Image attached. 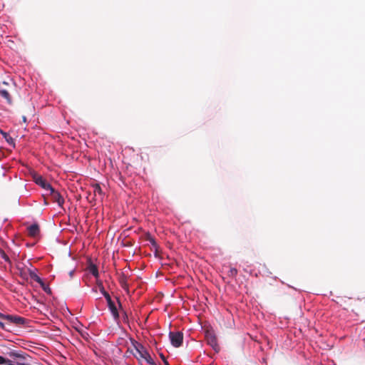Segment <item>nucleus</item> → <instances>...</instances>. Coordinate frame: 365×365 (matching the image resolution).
Segmentation results:
<instances>
[{
  "mask_svg": "<svg viewBox=\"0 0 365 365\" xmlns=\"http://www.w3.org/2000/svg\"><path fill=\"white\" fill-rule=\"evenodd\" d=\"M237 269L236 268H234V267H231L229 270V275L231 276V277H236L237 274Z\"/></svg>",
  "mask_w": 365,
  "mask_h": 365,
  "instance_id": "18",
  "label": "nucleus"
},
{
  "mask_svg": "<svg viewBox=\"0 0 365 365\" xmlns=\"http://www.w3.org/2000/svg\"><path fill=\"white\" fill-rule=\"evenodd\" d=\"M93 193L95 195H98L101 197L103 196V190L98 184H94L93 185Z\"/></svg>",
  "mask_w": 365,
  "mask_h": 365,
  "instance_id": "14",
  "label": "nucleus"
},
{
  "mask_svg": "<svg viewBox=\"0 0 365 365\" xmlns=\"http://www.w3.org/2000/svg\"><path fill=\"white\" fill-rule=\"evenodd\" d=\"M34 182L40 185L42 188L44 190L48 191L52 186L49 182H48L41 175H35L34 176Z\"/></svg>",
  "mask_w": 365,
  "mask_h": 365,
  "instance_id": "9",
  "label": "nucleus"
},
{
  "mask_svg": "<svg viewBox=\"0 0 365 365\" xmlns=\"http://www.w3.org/2000/svg\"><path fill=\"white\" fill-rule=\"evenodd\" d=\"M88 270H89L90 273H91L95 277L98 278V267L95 264H90V266L88 267Z\"/></svg>",
  "mask_w": 365,
  "mask_h": 365,
  "instance_id": "13",
  "label": "nucleus"
},
{
  "mask_svg": "<svg viewBox=\"0 0 365 365\" xmlns=\"http://www.w3.org/2000/svg\"><path fill=\"white\" fill-rule=\"evenodd\" d=\"M14 85L12 81L0 82V96L4 98L9 104L12 103L10 91L14 89Z\"/></svg>",
  "mask_w": 365,
  "mask_h": 365,
  "instance_id": "2",
  "label": "nucleus"
},
{
  "mask_svg": "<svg viewBox=\"0 0 365 365\" xmlns=\"http://www.w3.org/2000/svg\"><path fill=\"white\" fill-rule=\"evenodd\" d=\"M48 192L53 201L56 202L60 207H62L64 203V199L63 196L53 187L48 190Z\"/></svg>",
  "mask_w": 365,
  "mask_h": 365,
  "instance_id": "7",
  "label": "nucleus"
},
{
  "mask_svg": "<svg viewBox=\"0 0 365 365\" xmlns=\"http://www.w3.org/2000/svg\"><path fill=\"white\" fill-rule=\"evenodd\" d=\"M0 364H8V359H5L3 356H0Z\"/></svg>",
  "mask_w": 365,
  "mask_h": 365,
  "instance_id": "20",
  "label": "nucleus"
},
{
  "mask_svg": "<svg viewBox=\"0 0 365 365\" xmlns=\"http://www.w3.org/2000/svg\"><path fill=\"white\" fill-rule=\"evenodd\" d=\"M160 356L162 359V360L163 361V363L165 365H170L168 361L165 359V357L163 354H160Z\"/></svg>",
  "mask_w": 365,
  "mask_h": 365,
  "instance_id": "21",
  "label": "nucleus"
},
{
  "mask_svg": "<svg viewBox=\"0 0 365 365\" xmlns=\"http://www.w3.org/2000/svg\"><path fill=\"white\" fill-rule=\"evenodd\" d=\"M42 288L44 289V291L46 292H47L48 294H51V289H50L49 287H42Z\"/></svg>",
  "mask_w": 365,
  "mask_h": 365,
  "instance_id": "22",
  "label": "nucleus"
},
{
  "mask_svg": "<svg viewBox=\"0 0 365 365\" xmlns=\"http://www.w3.org/2000/svg\"><path fill=\"white\" fill-rule=\"evenodd\" d=\"M104 297L107 301L108 307L110 312L112 313V315L113 316L114 319L117 320L119 318V314L116 305L115 304L114 302L111 299V297L108 292L104 293Z\"/></svg>",
  "mask_w": 365,
  "mask_h": 365,
  "instance_id": "6",
  "label": "nucleus"
},
{
  "mask_svg": "<svg viewBox=\"0 0 365 365\" xmlns=\"http://www.w3.org/2000/svg\"><path fill=\"white\" fill-rule=\"evenodd\" d=\"M169 338L173 346L180 347L183 341V334L181 331H170Z\"/></svg>",
  "mask_w": 365,
  "mask_h": 365,
  "instance_id": "5",
  "label": "nucleus"
},
{
  "mask_svg": "<svg viewBox=\"0 0 365 365\" xmlns=\"http://www.w3.org/2000/svg\"><path fill=\"white\" fill-rule=\"evenodd\" d=\"M0 319L8 322L9 324H16L17 326H24L27 323V319L17 315L4 314L0 312Z\"/></svg>",
  "mask_w": 365,
  "mask_h": 365,
  "instance_id": "3",
  "label": "nucleus"
},
{
  "mask_svg": "<svg viewBox=\"0 0 365 365\" xmlns=\"http://www.w3.org/2000/svg\"><path fill=\"white\" fill-rule=\"evenodd\" d=\"M40 229L38 225L34 224L28 227V235L30 237H36L39 235Z\"/></svg>",
  "mask_w": 365,
  "mask_h": 365,
  "instance_id": "11",
  "label": "nucleus"
},
{
  "mask_svg": "<svg viewBox=\"0 0 365 365\" xmlns=\"http://www.w3.org/2000/svg\"><path fill=\"white\" fill-rule=\"evenodd\" d=\"M73 272H74V270H71V271L69 272V275H70V277H72V276H73Z\"/></svg>",
  "mask_w": 365,
  "mask_h": 365,
  "instance_id": "25",
  "label": "nucleus"
},
{
  "mask_svg": "<svg viewBox=\"0 0 365 365\" xmlns=\"http://www.w3.org/2000/svg\"><path fill=\"white\" fill-rule=\"evenodd\" d=\"M205 336H206V341H207V344L210 346H212L215 351H218L220 350V347L217 344V338L215 336V334H213L211 332H207Z\"/></svg>",
  "mask_w": 365,
  "mask_h": 365,
  "instance_id": "8",
  "label": "nucleus"
},
{
  "mask_svg": "<svg viewBox=\"0 0 365 365\" xmlns=\"http://www.w3.org/2000/svg\"><path fill=\"white\" fill-rule=\"evenodd\" d=\"M97 284H98V287H100L101 292L104 295V293L107 292L105 290L103 283L101 282H98Z\"/></svg>",
  "mask_w": 365,
  "mask_h": 365,
  "instance_id": "19",
  "label": "nucleus"
},
{
  "mask_svg": "<svg viewBox=\"0 0 365 365\" xmlns=\"http://www.w3.org/2000/svg\"><path fill=\"white\" fill-rule=\"evenodd\" d=\"M36 269H32L31 268H28V276L29 275L30 277L34 279L35 282L38 283L41 287H48V285H46L43 280L36 274Z\"/></svg>",
  "mask_w": 365,
  "mask_h": 365,
  "instance_id": "10",
  "label": "nucleus"
},
{
  "mask_svg": "<svg viewBox=\"0 0 365 365\" xmlns=\"http://www.w3.org/2000/svg\"><path fill=\"white\" fill-rule=\"evenodd\" d=\"M16 268L19 272V276L23 279H28V268L26 265H24V267H21L20 265H17Z\"/></svg>",
  "mask_w": 365,
  "mask_h": 365,
  "instance_id": "12",
  "label": "nucleus"
},
{
  "mask_svg": "<svg viewBox=\"0 0 365 365\" xmlns=\"http://www.w3.org/2000/svg\"><path fill=\"white\" fill-rule=\"evenodd\" d=\"M23 120L26 121V117H24Z\"/></svg>",
  "mask_w": 365,
  "mask_h": 365,
  "instance_id": "27",
  "label": "nucleus"
},
{
  "mask_svg": "<svg viewBox=\"0 0 365 365\" xmlns=\"http://www.w3.org/2000/svg\"><path fill=\"white\" fill-rule=\"evenodd\" d=\"M127 352H128V353H131V354H133V355H135V354L133 353V351H130V349H129L127 350Z\"/></svg>",
  "mask_w": 365,
  "mask_h": 365,
  "instance_id": "26",
  "label": "nucleus"
},
{
  "mask_svg": "<svg viewBox=\"0 0 365 365\" xmlns=\"http://www.w3.org/2000/svg\"><path fill=\"white\" fill-rule=\"evenodd\" d=\"M0 257L4 259L5 262H8L9 264H11V261L9 256L6 254V252L0 248Z\"/></svg>",
  "mask_w": 365,
  "mask_h": 365,
  "instance_id": "15",
  "label": "nucleus"
},
{
  "mask_svg": "<svg viewBox=\"0 0 365 365\" xmlns=\"http://www.w3.org/2000/svg\"><path fill=\"white\" fill-rule=\"evenodd\" d=\"M6 141L9 143H11L13 142V139L11 138V137H8L6 139Z\"/></svg>",
  "mask_w": 365,
  "mask_h": 365,
  "instance_id": "23",
  "label": "nucleus"
},
{
  "mask_svg": "<svg viewBox=\"0 0 365 365\" xmlns=\"http://www.w3.org/2000/svg\"><path fill=\"white\" fill-rule=\"evenodd\" d=\"M145 239H146V240L149 241L152 244V245L153 247H156L157 246V244H156V242H155V239L149 233H148L146 235Z\"/></svg>",
  "mask_w": 365,
  "mask_h": 365,
  "instance_id": "17",
  "label": "nucleus"
},
{
  "mask_svg": "<svg viewBox=\"0 0 365 365\" xmlns=\"http://www.w3.org/2000/svg\"><path fill=\"white\" fill-rule=\"evenodd\" d=\"M11 359H8L7 365H21L26 359V354L24 352H16L14 351L8 353Z\"/></svg>",
  "mask_w": 365,
  "mask_h": 365,
  "instance_id": "4",
  "label": "nucleus"
},
{
  "mask_svg": "<svg viewBox=\"0 0 365 365\" xmlns=\"http://www.w3.org/2000/svg\"><path fill=\"white\" fill-rule=\"evenodd\" d=\"M131 343L136 350V351L138 353L139 356L134 355L135 357L140 361L141 359H145L149 364L150 365H157V364L151 358L150 354L147 351L146 348L141 344L140 343H138L137 341H135L133 339H130Z\"/></svg>",
  "mask_w": 365,
  "mask_h": 365,
  "instance_id": "1",
  "label": "nucleus"
},
{
  "mask_svg": "<svg viewBox=\"0 0 365 365\" xmlns=\"http://www.w3.org/2000/svg\"><path fill=\"white\" fill-rule=\"evenodd\" d=\"M0 328L5 331H11L10 324H9L8 322H6H6H3L0 321Z\"/></svg>",
  "mask_w": 365,
  "mask_h": 365,
  "instance_id": "16",
  "label": "nucleus"
},
{
  "mask_svg": "<svg viewBox=\"0 0 365 365\" xmlns=\"http://www.w3.org/2000/svg\"><path fill=\"white\" fill-rule=\"evenodd\" d=\"M1 133L4 135V137L5 138V139H6L9 137L8 134L5 132L1 131Z\"/></svg>",
  "mask_w": 365,
  "mask_h": 365,
  "instance_id": "24",
  "label": "nucleus"
}]
</instances>
